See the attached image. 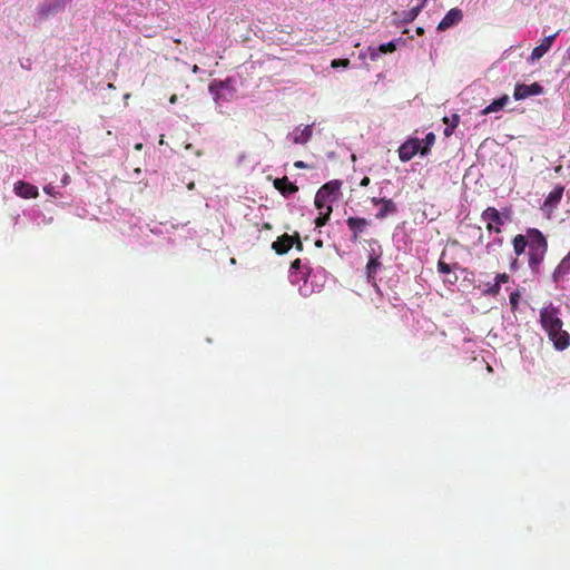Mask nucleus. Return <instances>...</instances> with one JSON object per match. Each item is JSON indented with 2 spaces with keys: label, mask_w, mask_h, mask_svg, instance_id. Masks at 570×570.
Listing matches in <instances>:
<instances>
[{
  "label": "nucleus",
  "mask_w": 570,
  "mask_h": 570,
  "mask_svg": "<svg viewBox=\"0 0 570 570\" xmlns=\"http://www.w3.org/2000/svg\"><path fill=\"white\" fill-rule=\"evenodd\" d=\"M513 252L521 256L528 250V264L532 272L539 273L540 265L548 252V242L537 228H528L525 235L518 234L512 239Z\"/></svg>",
  "instance_id": "f257e3e1"
},
{
  "label": "nucleus",
  "mask_w": 570,
  "mask_h": 570,
  "mask_svg": "<svg viewBox=\"0 0 570 570\" xmlns=\"http://www.w3.org/2000/svg\"><path fill=\"white\" fill-rule=\"evenodd\" d=\"M540 325L547 333L557 351H564L570 346V334L562 328L563 322L559 316V308L549 304L539 312Z\"/></svg>",
  "instance_id": "f03ea898"
},
{
  "label": "nucleus",
  "mask_w": 570,
  "mask_h": 570,
  "mask_svg": "<svg viewBox=\"0 0 570 570\" xmlns=\"http://www.w3.org/2000/svg\"><path fill=\"white\" fill-rule=\"evenodd\" d=\"M342 185V181L337 179L324 184L315 195V207L318 210L332 207V204L338 198Z\"/></svg>",
  "instance_id": "7ed1b4c3"
},
{
  "label": "nucleus",
  "mask_w": 570,
  "mask_h": 570,
  "mask_svg": "<svg viewBox=\"0 0 570 570\" xmlns=\"http://www.w3.org/2000/svg\"><path fill=\"white\" fill-rule=\"evenodd\" d=\"M508 218L509 215L500 213L495 207H488L481 214V219L485 223V228L490 234H500Z\"/></svg>",
  "instance_id": "20e7f679"
},
{
  "label": "nucleus",
  "mask_w": 570,
  "mask_h": 570,
  "mask_svg": "<svg viewBox=\"0 0 570 570\" xmlns=\"http://www.w3.org/2000/svg\"><path fill=\"white\" fill-rule=\"evenodd\" d=\"M543 92V87L539 82L531 85L517 83L513 91L515 100H523L531 96H538Z\"/></svg>",
  "instance_id": "39448f33"
},
{
  "label": "nucleus",
  "mask_w": 570,
  "mask_h": 570,
  "mask_svg": "<svg viewBox=\"0 0 570 570\" xmlns=\"http://www.w3.org/2000/svg\"><path fill=\"white\" fill-rule=\"evenodd\" d=\"M417 153L421 154V141L417 138H410L399 148V158L406 163L410 161Z\"/></svg>",
  "instance_id": "423d86ee"
},
{
  "label": "nucleus",
  "mask_w": 570,
  "mask_h": 570,
  "mask_svg": "<svg viewBox=\"0 0 570 570\" xmlns=\"http://www.w3.org/2000/svg\"><path fill=\"white\" fill-rule=\"evenodd\" d=\"M66 1L65 0H46L38 8V14L48 19L51 16H55L65 10Z\"/></svg>",
  "instance_id": "0eeeda50"
},
{
  "label": "nucleus",
  "mask_w": 570,
  "mask_h": 570,
  "mask_svg": "<svg viewBox=\"0 0 570 570\" xmlns=\"http://www.w3.org/2000/svg\"><path fill=\"white\" fill-rule=\"evenodd\" d=\"M226 89H230V80L229 79H226V80L214 79L208 86V90L214 96V99L216 102H218L220 100H223V101L229 100V98L232 97V92L229 94V97H227L224 92Z\"/></svg>",
  "instance_id": "6e6552de"
},
{
  "label": "nucleus",
  "mask_w": 570,
  "mask_h": 570,
  "mask_svg": "<svg viewBox=\"0 0 570 570\" xmlns=\"http://www.w3.org/2000/svg\"><path fill=\"white\" fill-rule=\"evenodd\" d=\"M463 19V12L459 8L450 9L443 19L438 24V31H445L451 27L458 24Z\"/></svg>",
  "instance_id": "1a4fd4ad"
},
{
  "label": "nucleus",
  "mask_w": 570,
  "mask_h": 570,
  "mask_svg": "<svg viewBox=\"0 0 570 570\" xmlns=\"http://www.w3.org/2000/svg\"><path fill=\"white\" fill-rule=\"evenodd\" d=\"M558 35H559V31H557L556 33H553L551 36L543 38L541 40L540 45L534 47L533 50L531 51L530 59L532 61L541 59L550 50V48L553 45Z\"/></svg>",
  "instance_id": "9d476101"
},
{
  "label": "nucleus",
  "mask_w": 570,
  "mask_h": 570,
  "mask_svg": "<svg viewBox=\"0 0 570 570\" xmlns=\"http://www.w3.org/2000/svg\"><path fill=\"white\" fill-rule=\"evenodd\" d=\"M14 193L22 198H37L39 196L38 188L27 181L19 180L13 186Z\"/></svg>",
  "instance_id": "9b49d317"
},
{
  "label": "nucleus",
  "mask_w": 570,
  "mask_h": 570,
  "mask_svg": "<svg viewBox=\"0 0 570 570\" xmlns=\"http://www.w3.org/2000/svg\"><path fill=\"white\" fill-rule=\"evenodd\" d=\"M347 227L352 232V239L357 240L361 233L370 225L366 218L362 217H348L346 219Z\"/></svg>",
  "instance_id": "f8f14e48"
},
{
  "label": "nucleus",
  "mask_w": 570,
  "mask_h": 570,
  "mask_svg": "<svg viewBox=\"0 0 570 570\" xmlns=\"http://www.w3.org/2000/svg\"><path fill=\"white\" fill-rule=\"evenodd\" d=\"M309 274V267L303 264L299 258L291 263V276L294 277L293 283L305 281Z\"/></svg>",
  "instance_id": "ddd939ff"
},
{
  "label": "nucleus",
  "mask_w": 570,
  "mask_h": 570,
  "mask_svg": "<svg viewBox=\"0 0 570 570\" xmlns=\"http://www.w3.org/2000/svg\"><path fill=\"white\" fill-rule=\"evenodd\" d=\"M293 246H294V236H291L288 234H283L282 236L277 237V239L275 242H273V244H272V248L278 255L286 254Z\"/></svg>",
  "instance_id": "4468645a"
},
{
  "label": "nucleus",
  "mask_w": 570,
  "mask_h": 570,
  "mask_svg": "<svg viewBox=\"0 0 570 570\" xmlns=\"http://www.w3.org/2000/svg\"><path fill=\"white\" fill-rule=\"evenodd\" d=\"M274 187L285 197L295 194L298 190V187L288 180L286 176L282 178H276L274 180Z\"/></svg>",
  "instance_id": "2eb2a0df"
},
{
  "label": "nucleus",
  "mask_w": 570,
  "mask_h": 570,
  "mask_svg": "<svg viewBox=\"0 0 570 570\" xmlns=\"http://www.w3.org/2000/svg\"><path fill=\"white\" fill-rule=\"evenodd\" d=\"M313 135V125H306L304 128H295L292 132L294 144L305 145Z\"/></svg>",
  "instance_id": "dca6fc26"
},
{
  "label": "nucleus",
  "mask_w": 570,
  "mask_h": 570,
  "mask_svg": "<svg viewBox=\"0 0 570 570\" xmlns=\"http://www.w3.org/2000/svg\"><path fill=\"white\" fill-rule=\"evenodd\" d=\"M382 263L380 261V255L370 256V259L366 264V278L371 284H375L376 273L381 268Z\"/></svg>",
  "instance_id": "f3484780"
},
{
  "label": "nucleus",
  "mask_w": 570,
  "mask_h": 570,
  "mask_svg": "<svg viewBox=\"0 0 570 570\" xmlns=\"http://www.w3.org/2000/svg\"><path fill=\"white\" fill-rule=\"evenodd\" d=\"M396 50V43L395 41H390L383 45H380L379 47H368V56L371 60L375 61L379 59L380 55L382 53H391Z\"/></svg>",
  "instance_id": "a211bd4d"
},
{
  "label": "nucleus",
  "mask_w": 570,
  "mask_h": 570,
  "mask_svg": "<svg viewBox=\"0 0 570 570\" xmlns=\"http://www.w3.org/2000/svg\"><path fill=\"white\" fill-rule=\"evenodd\" d=\"M397 212L396 204L391 198H385L381 204L380 210L376 213L377 219H384L389 215H394Z\"/></svg>",
  "instance_id": "6ab92c4d"
},
{
  "label": "nucleus",
  "mask_w": 570,
  "mask_h": 570,
  "mask_svg": "<svg viewBox=\"0 0 570 570\" xmlns=\"http://www.w3.org/2000/svg\"><path fill=\"white\" fill-rule=\"evenodd\" d=\"M570 273V252L563 257L560 264L553 272V278L556 282L564 278Z\"/></svg>",
  "instance_id": "aec40b11"
},
{
  "label": "nucleus",
  "mask_w": 570,
  "mask_h": 570,
  "mask_svg": "<svg viewBox=\"0 0 570 570\" xmlns=\"http://www.w3.org/2000/svg\"><path fill=\"white\" fill-rule=\"evenodd\" d=\"M563 190L564 188L562 186L554 187V189L551 190L546 198L544 206L550 208L557 207V205L561 202Z\"/></svg>",
  "instance_id": "412c9836"
},
{
  "label": "nucleus",
  "mask_w": 570,
  "mask_h": 570,
  "mask_svg": "<svg viewBox=\"0 0 570 570\" xmlns=\"http://www.w3.org/2000/svg\"><path fill=\"white\" fill-rule=\"evenodd\" d=\"M508 101H509V96L508 95H503L502 97L493 100L489 106H487L481 111V114L482 115H489V114H492V112H497V111L503 109L505 107V105L508 104Z\"/></svg>",
  "instance_id": "4be33fe9"
},
{
  "label": "nucleus",
  "mask_w": 570,
  "mask_h": 570,
  "mask_svg": "<svg viewBox=\"0 0 570 570\" xmlns=\"http://www.w3.org/2000/svg\"><path fill=\"white\" fill-rule=\"evenodd\" d=\"M503 237H495L494 239H492L491 242H489L487 245H485V252L487 254L489 255H494L497 256L498 254H500L502 247H503Z\"/></svg>",
  "instance_id": "5701e85b"
},
{
  "label": "nucleus",
  "mask_w": 570,
  "mask_h": 570,
  "mask_svg": "<svg viewBox=\"0 0 570 570\" xmlns=\"http://www.w3.org/2000/svg\"><path fill=\"white\" fill-rule=\"evenodd\" d=\"M425 3H426V0H423L421 4L411 8L409 11H405L403 13L402 22H404V23L412 22L419 16L421 10L424 8Z\"/></svg>",
  "instance_id": "b1692460"
},
{
  "label": "nucleus",
  "mask_w": 570,
  "mask_h": 570,
  "mask_svg": "<svg viewBox=\"0 0 570 570\" xmlns=\"http://www.w3.org/2000/svg\"><path fill=\"white\" fill-rule=\"evenodd\" d=\"M332 213V207L324 208L323 210H320L318 217L315 219L316 227H322L327 224L330 216Z\"/></svg>",
  "instance_id": "393cba45"
},
{
  "label": "nucleus",
  "mask_w": 570,
  "mask_h": 570,
  "mask_svg": "<svg viewBox=\"0 0 570 570\" xmlns=\"http://www.w3.org/2000/svg\"><path fill=\"white\" fill-rule=\"evenodd\" d=\"M435 142V135L433 132H429L426 136H425V139H424V145L421 146V155H428L432 148V146L434 145Z\"/></svg>",
  "instance_id": "a878e982"
},
{
  "label": "nucleus",
  "mask_w": 570,
  "mask_h": 570,
  "mask_svg": "<svg viewBox=\"0 0 570 570\" xmlns=\"http://www.w3.org/2000/svg\"><path fill=\"white\" fill-rule=\"evenodd\" d=\"M444 255H445V253L443 252L441 255V258L438 262V271L441 274H450L452 272L453 267L443 261Z\"/></svg>",
  "instance_id": "bb28decb"
},
{
  "label": "nucleus",
  "mask_w": 570,
  "mask_h": 570,
  "mask_svg": "<svg viewBox=\"0 0 570 570\" xmlns=\"http://www.w3.org/2000/svg\"><path fill=\"white\" fill-rule=\"evenodd\" d=\"M443 121L448 124V126H451L452 128L455 129L460 122V117L459 115L454 114L451 116V118L444 117Z\"/></svg>",
  "instance_id": "cd10ccee"
},
{
  "label": "nucleus",
  "mask_w": 570,
  "mask_h": 570,
  "mask_svg": "<svg viewBox=\"0 0 570 570\" xmlns=\"http://www.w3.org/2000/svg\"><path fill=\"white\" fill-rule=\"evenodd\" d=\"M501 286L498 283L490 285L484 293L490 296H497L500 293Z\"/></svg>",
  "instance_id": "c85d7f7f"
},
{
  "label": "nucleus",
  "mask_w": 570,
  "mask_h": 570,
  "mask_svg": "<svg viewBox=\"0 0 570 570\" xmlns=\"http://www.w3.org/2000/svg\"><path fill=\"white\" fill-rule=\"evenodd\" d=\"M348 65H350V60L348 59H334L331 62V67L332 68L347 67Z\"/></svg>",
  "instance_id": "c756f323"
},
{
  "label": "nucleus",
  "mask_w": 570,
  "mask_h": 570,
  "mask_svg": "<svg viewBox=\"0 0 570 570\" xmlns=\"http://www.w3.org/2000/svg\"><path fill=\"white\" fill-rule=\"evenodd\" d=\"M510 279V276L507 273L498 274L495 276V283H498L500 286L501 284L508 283Z\"/></svg>",
  "instance_id": "7c9ffc66"
},
{
  "label": "nucleus",
  "mask_w": 570,
  "mask_h": 570,
  "mask_svg": "<svg viewBox=\"0 0 570 570\" xmlns=\"http://www.w3.org/2000/svg\"><path fill=\"white\" fill-rule=\"evenodd\" d=\"M519 293L518 292H513L510 294V304L512 306V308H517L518 304H519Z\"/></svg>",
  "instance_id": "2f4dec72"
},
{
  "label": "nucleus",
  "mask_w": 570,
  "mask_h": 570,
  "mask_svg": "<svg viewBox=\"0 0 570 570\" xmlns=\"http://www.w3.org/2000/svg\"><path fill=\"white\" fill-rule=\"evenodd\" d=\"M294 246L296 247L297 250H299V252L303 250V243L299 239L298 233L294 234Z\"/></svg>",
  "instance_id": "473e14b6"
},
{
  "label": "nucleus",
  "mask_w": 570,
  "mask_h": 570,
  "mask_svg": "<svg viewBox=\"0 0 570 570\" xmlns=\"http://www.w3.org/2000/svg\"><path fill=\"white\" fill-rule=\"evenodd\" d=\"M294 166H295L296 168H299V169H303V168H306V167H307V165H306L304 161H302V160H297V161H295V163H294Z\"/></svg>",
  "instance_id": "72a5a7b5"
},
{
  "label": "nucleus",
  "mask_w": 570,
  "mask_h": 570,
  "mask_svg": "<svg viewBox=\"0 0 570 570\" xmlns=\"http://www.w3.org/2000/svg\"><path fill=\"white\" fill-rule=\"evenodd\" d=\"M370 181H371L370 178L367 176H365V177L362 178V180L360 183V186L366 187V186L370 185Z\"/></svg>",
  "instance_id": "f704fd0d"
},
{
  "label": "nucleus",
  "mask_w": 570,
  "mask_h": 570,
  "mask_svg": "<svg viewBox=\"0 0 570 570\" xmlns=\"http://www.w3.org/2000/svg\"><path fill=\"white\" fill-rule=\"evenodd\" d=\"M383 200H385V197H383V198H376V197H373V198L371 199V202H372V204H373V205H381V204L383 203Z\"/></svg>",
  "instance_id": "c9c22d12"
},
{
  "label": "nucleus",
  "mask_w": 570,
  "mask_h": 570,
  "mask_svg": "<svg viewBox=\"0 0 570 570\" xmlns=\"http://www.w3.org/2000/svg\"><path fill=\"white\" fill-rule=\"evenodd\" d=\"M453 130H454V128H452L451 126H448V127L444 129V136H445V137H450V136L453 134Z\"/></svg>",
  "instance_id": "e433bc0d"
},
{
  "label": "nucleus",
  "mask_w": 570,
  "mask_h": 570,
  "mask_svg": "<svg viewBox=\"0 0 570 570\" xmlns=\"http://www.w3.org/2000/svg\"><path fill=\"white\" fill-rule=\"evenodd\" d=\"M517 267H518V258H514V259L511 262V264H510V268H511L512 271H514V269H517Z\"/></svg>",
  "instance_id": "4c0bfd02"
},
{
  "label": "nucleus",
  "mask_w": 570,
  "mask_h": 570,
  "mask_svg": "<svg viewBox=\"0 0 570 570\" xmlns=\"http://www.w3.org/2000/svg\"><path fill=\"white\" fill-rule=\"evenodd\" d=\"M176 101H177V95H171L169 98V102L174 105V104H176Z\"/></svg>",
  "instance_id": "58836bf2"
},
{
  "label": "nucleus",
  "mask_w": 570,
  "mask_h": 570,
  "mask_svg": "<svg viewBox=\"0 0 570 570\" xmlns=\"http://www.w3.org/2000/svg\"><path fill=\"white\" fill-rule=\"evenodd\" d=\"M416 35L422 36L424 35V29L422 27L416 28Z\"/></svg>",
  "instance_id": "ea45409f"
},
{
  "label": "nucleus",
  "mask_w": 570,
  "mask_h": 570,
  "mask_svg": "<svg viewBox=\"0 0 570 570\" xmlns=\"http://www.w3.org/2000/svg\"><path fill=\"white\" fill-rule=\"evenodd\" d=\"M68 179H69V176H68V175H65V177L62 178V183H63V184H67Z\"/></svg>",
  "instance_id": "a19ab883"
},
{
  "label": "nucleus",
  "mask_w": 570,
  "mask_h": 570,
  "mask_svg": "<svg viewBox=\"0 0 570 570\" xmlns=\"http://www.w3.org/2000/svg\"><path fill=\"white\" fill-rule=\"evenodd\" d=\"M141 147H142V145H141V144H137V145L135 146V148H136V149H138V150H139V149H141Z\"/></svg>",
  "instance_id": "79ce46f5"
},
{
  "label": "nucleus",
  "mask_w": 570,
  "mask_h": 570,
  "mask_svg": "<svg viewBox=\"0 0 570 570\" xmlns=\"http://www.w3.org/2000/svg\"><path fill=\"white\" fill-rule=\"evenodd\" d=\"M43 190L48 194H50V187H45Z\"/></svg>",
  "instance_id": "37998d69"
},
{
  "label": "nucleus",
  "mask_w": 570,
  "mask_h": 570,
  "mask_svg": "<svg viewBox=\"0 0 570 570\" xmlns=\"http://www.w3.org/2000/svg\"><path fill=\"white\" fill-rule=\"evenodd\" d=\"M567 57H568V59L570 60V46H569V49H568V51H567Z\"/></svg>",
  "instance_id": "c03bdc74"
},
{
  "label": "nucleus",
  "mask_w": 570,
  "mask_h": 570,
  "mask_svg": "<svg viewBox=\"0 0 570 570\" xmlns=\"http://www.w3.org/2000/svg\"><path fill=\"white\" fill-rule=\"evenodd\" d=\"M194 186H195V185H194V183H190V184L188 185V189H193V188H194Z\"/></svg>",
  "instance_id": "a18cd8bd"
},
{
  "label": "nucleus",
  "mask_w": 570,
  "mask_h": 570,
  "mask_svg": "<svg viewBox=\"0 0 570 570\" xmlns=\"http://www.w3.org/2000/svg\"><path fill=\"white\" fill-rule=\"evenodd\" d=\"M186 149L191 150V145H190V144H188V145L186 146Z\"/></svg>",
  "instance_id": "49530a36"
},
{
  "label": "nucleus",
  "mask_w": 570,
  "mask_h": 570,
  "mask_svg": "<svg viewBox=\"0 0 570 570\" xmlns=\"http://www.w3.org/2000/svg\"><path fill=\"white\" fill-rule=\"evenodd\" d=\"M316 246H322V240H317Z\"/></svg>",
  "instance_id": "de8ad7c7"
},
{
  "label": "nucleus",
  "mask_w": 570,
  "mask_h": 570,
  "mask_svg": "<svg viewBox=\"0 0 570 570\" xmlns=\"http://www.w3.org/2000/svg\"><path fill=\"white\" fill-rule=\"evenodd\" d=\"M265 228H271V225L268 223H266Z\"/></svg>",
  "instance_id": "09e8293b"
},
{
  "label": "nucleus",
  "mask_w": 570,
  "mask_h": 570,
  "mask_svg": "<svg viewBox=\"0 0 570 570\" xmlns=\"http://www.w3.org/2000/svg\"><path fill=\"white\" fill-rule=\"evenodd\" d=\"M197 70H198V67L194 66V72H196Z\"/></svg>",
  "instance_id": "8fccbe9b"
}]
</instances>
